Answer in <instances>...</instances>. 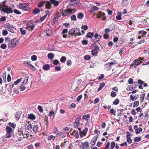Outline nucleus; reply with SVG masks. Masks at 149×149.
Returning <instances> with one entry per match:
<instances>
[{"instance_id": "obj_1", "label": "nucleus", "mask_w": 149, "mask_h": 149, "mask_svg": "<svg viewBox=\"0 0 149 149\" xmlns=\"http://www.w3.org/2000/svg\"><path fill=\"white\" fill-rule=\"evenodd\" d=\"M19 6V8L20 9H23L25 11H29L31 9L30 5L26 3H20Z\"/></svg>"}, {"instance_id": "obj_2", "label": "nucleus", "mask_w": 149, "mask_h": 149, "mask_svg": "<svg viewBox=\"0 0 149 149\" xmlns=\"http://www.w3.org/2000/svg\"><path fill=\"white\" fill-rule=\"evenodd\" d=\"M73 10V9H68V10H63V9H61L60 10V12L61 13V15L63 16H66L68 15L72 14L73 13L72 11Z\"/></svg>"}, {"instance_id": "obj_3", "label": "nucleus", "mask_w": 149, "mask_h": 149, "mask_svg": "<svg viewBox=\"0 0 149 149\" xmlns=\"http://www.w3.org/2000/svg\"><path fill=\"white\" fill-rule=\"evenodd\" d=\"M2 10L4 13H6L7 14L12 13L13 12L12 9L10 7L5 5H3Z\"/></svg>"}, {"instance_id": "obj_4", "label": "nucleus", "mask_w": 149, "mask_h": 149, "mask_svg": "<svg viewBox=\"0 0 149 149\" xmlns=\"http://www.w3.org/2000/svg\"><path fill=\"white\" fill-rule=\"evenodd\" d=\"M18 42L17 41L16 38H14L13 39L11 40L9 42L8 45V47L12 48L15 47L18 45Z\"/></svg>"}, {"instance_id": "obj_5", "label": "nucleus", "mask_w": 149, "mask_h": 149, "mask_svg": "<svg viewBox=\"0 0 149 149\" xmlns=\"http://www.w3.org/2000/svg\"><path fill=\"white\" fill-rule=\"evenodd\" d=\"M99 50L100 49L98 46L97 45H95L94 49L92 50V55L93 56H96L97 55V53H98V52Z\"/></svg>"}, {"instance_id": "obj_6", "label": "nucleus", "mask_w": 149, "mask_h": 149, "mask_svg": "<svg viewBox=\"0 0 149 149\" xmlns=\"http://www.w3.org/2000/svg\"><path fill=\"white\" fill-rule=\"evenodd\" d=\"M143 58L139 57L138 59H136L133 61V63L134 65L137 66L139 65H140L142 62V60H144Z\"/></svg>"}, {"instance_id": "obj_7", "label": "nucleus", "mask_w": 149, "mask_h": 149, "mask_svg": "<svg viewBox=\"0 0 149 149\" xmlns=\"http://www.w3.org/2000/svg\"><path fill=\"white\" fill-rule=\"evenodd\" d=\"M105 15V14L104 13H102L101 12H99L97 13V17L98 18H99L102 16H103V17H102V19L103 20H105L106 19V17L104 16Z\"/></svg>"}, {"instance_id": "obj_8", "label": "nucleus", "mask_w": 149, "mask_h": 149, "mask_svg": "<svg viewBox=\"0 0 149 149\" xmlns=\"http://www.w3.org/2000/svg\"><path fill=\"white\" fill-rule=\"evenodd\" d=\"M98 135L95 136L91 140L90 143L91 144V145L92 146H94L98 138Z\"/></svg>"}, {"instance_id": "obj_9", "label": "nucleus", "mask_w": 149, "mask_h": 149, "mask_svg": "<svg viewBox=\"0 0 149 149\" xmlns=\"http://www.w3.org/2000/svg\"><path fill=\"white\" fill-rule=\"evenodd\" d=\"M127 134L126 136L127 141L129 143H132V140L130 137V135H131L132 134L129 132H127Z\"/></svg>"}, {"instance_id": "obj_10", "label": "nucleus", "mask_w": 149, "mask_h": 149, "mask_svg": "<svg viewBox=\"0 0 149 149\" xmlns=\"http://www.w3.org/2000/svg\"><path fill=\"white\" fill-rule=\"evenodd\" d=\"M22 113V112L21 111H18L16 112L15 116L17 120H19V119Z\"/></svg>"}, {"instance_id": "obj_11", "label": "nucleus", "mask_w": 149, "mask_h": 149, "mask_svg": "<svg viewBox=\"0 0 149 149\" xmlns=\"http://www.w3.org/2000/svg\"><path fill=\"white\" fill-rule=\"evenodd\" d=\"M50 3L54 5L55 6H57L59 3V1L56 0H50Z\"/></svg>"}, {"instance_id": "obj_12", "label": "nucleus", "mask_w": 149, "mask_h": 149, "mask_svg": "<svg viewBox=\"0 0 149 149\" xmlns=\"http://www.w3.org/2000/svg\"><path fill=\"white\" fill-rule=\"evenodd\" d=\"M68 33L69 35H71L72 36H73V35H74L75 34V29H70Z\"/></svg>"}, {"instance_id": "obj_13", "label": "nucleus", "mask_w": 149, "mask_h": 149, "mask_svg": "<svg viewBox=\"0 0 149 149\" xmlns=\"http://www.w3.org/2000/svg\"><path fill=\"white\" fill-rule=\"evenodd\" d=\"M78 1V0H70V2L72 3H70V5H75L77 4L79 2H77V1Z\"/></svg>"}, {"instance_id": "obj_14", "label": "nucleus", "mask_w": 149, "mask_h": 149, "mask_svg": "<svg viewBox=\"0 0 149 149\" xmlns=\"http://www.w3.org/2000/svg\"><path fill=\"white\" fill-rule=\"evenodd\" d=\"M75 34L74 35L75 37H76L77 36H80L81 35L80 30V29L76 28L75 29Z\"/></svg>"}, {"instance_id": "obj_15", "label": "nucleus", "mask_w": 149, "mask_h": 149, "mask_svg": "<svg viewBox=\"0 0 149 149\" xmlns=\"http://www.w3.org/2000/svg\"><path fill=\"white\" fill-rule=\"evenodd\" d=\"M27 118L31 120H34L36 119V117L33 114L31 113L28 115Z\"/></svg>"}, {"instance_id": "obj_16", "label": "nucleus", "mask_w": 149, "mask_h": 149, "mask_svg": "<svg viewBox=\"0 0 149 149\" xmlns=\"http://www.w3.org/2000/svg\"><path fill=\"white\" fill-rule=\"evenodd\" d=\"M79 121L77 120H75L73 124V126L74 128H77L79 125Z\"/></svg>"}, {"instance_id": "obj_17", "label": "nucleus", "mask_w": 149, "mask_h": 149, "mask_svg": "<svg viewBox=\"0 0 149 149\" xmlns=\"http://www.w3.org/2000/svg\"><path fill=\"white\" fill-rule=\"evenodd\" d=\"M50 68L49 65L48 64H46L43 66V69L45 70H48Z\"/></svg>"}, {"instance_id": "obj_18", "label": "nucleus", "mask_w": 149, "mask_h": 149, "mask_svg": "<svg viewBox=\"0 0 149 149\" xmlns=\"http://www.w3.org/2000/svg\"><path fill=\"white\" fill-rule=\"evenodd\" d=\"M45 8H46L50 9L51 8V4L50 2H48L45 3Z\"/></svg>"}, {"instance_id": "obj_19", "label": "nucleus", "mask_w": 149, "mask_h": 149, "mask_svg": "<svg viewBox=\"0 0 149 149\" xmlns=\"http://www.w3.org/2000/svg\"><path fill=\"white\" fill-rule=\"evenodd\" d=\"M33 131L36 134L38 131V128L37 126L35 125L33 127Z\"/></svg>"}, {"instance_id": "obj_20", "label": "nucleus", "mask_w": 149, "mask_h": 149, "mask_svg": "<svg viewBox=\"0 0 149 149\" xmlns=\"http://www.w3.org/2000/svg\"><path fill=\"white\" fill-rule=\"evenodd\" d=\"M40 11L39 9L38 8H36L34 9L33 11V14L36 15Z\"/></svg>"}, {"instance_id": "obj_21", "label": "nucleus", "mask_w": 149, "mask_h": 149, "mask_svg": "<svg viewBox=\"0 0 149 149\" xmlns=\"http://www.w3.org/2000/svg\"><path fill=\"white\" fill-rule=\"evenodd\" d=\"M90 118V115L89 114L84 115L82 116V118L84 119H86V120H88L89 118Z\"/></svg>"}, {"instance_id": "obj_22", "label": "nucleus", "mask_w": 149, "mask_h": 149, "mask_svg": "<svg viewBox=\"0 0 149 149\" xmlns=\"http://www.w3.org/2000/svg\"><path fill=\"white\" fill-rule=\"evenodd\" d=\"M30 61H25L24 62V63L25 65H26L27 66H28L30 68L31 66L32 65L31 64Z\"/></svg>"}, {"instance_id": "obj_23", "label": "nucleus", "mask_w": 149, "mask_h": 149, "mask_svg": "<svg viewBox=\"0 0 149 149\" xmlns=\"http://www.w3.org/2000/svg\"><path fill=\"white\" fill-rule=\"evenodd\" d=\"M54 55L51 53H49L47 55V57L49 59H52L54 57Z\"/></svg>"}, {"instance_id": "obj_24", "label": "nucleus", "mask_w": 149, "mask_h": 149, "mask_svg": "<svg viewBox=\"0 0 149 149\" xmlns=\"http://www.w3.org/2000/svg\"><path fill=\"white\" fill-rule=\"evenodd\" d=\"M46 35L47 36H51L52 35V32L51 31L48 30L46 31Z\"/></svg>"}, {"instance_id": "obj_25", "label": "nucleus", "mask_w": 149, "mask_h": 149, "mask_svg": "<svg viewBox=\"0 0 149 149\" xmlns=\"http://www.w3.org/2000/svg\"><path fill=\"white\" fill-rule=\"evenodd\" d=\"M61 16V14L60 11L59 12H57V14L54 17V19H58L59 17Z\"/></svg>"}, {"instance_id": "obj_26", "label": "nucleus", "mask_w": 149, "mask_h": 149, "mask_svg": "<svg viewBox=\"0 0 149 149\" xmlns=\"http://www.w3.org/2000/svg\"><path fill=\"white\" fill-rule=\"evenodd\" d=\"M94 33L93 32H88V33L86 36L88 38H92L94 36Z\"/></svg>"}, {"instance_id": "obj_27", "label": "nucleus", "mask_w": 149, "mask_h": 149, "mask_svg": "<svg viewBox=\"0 0 149 149\" xmlns=\"http://www.w3.org/2000/svg\"><path fill=\"white\" fill-rule=\"evenodd\" d=\"M12 129L9 126H7L6 127V130L7 133H11L12 131Z\"/></svg>"}, {"instance_id": "obj_28", "label": "nucleus", "mask_w": 149, "mask_h": 149, "mask_svg": "<svg viewBox=\"0 0 149 149\" xmlns=\"http://www.w3.org/2000/svg\"><path fill=\"white\" fill-rule=\"evenodd\" d=\"M130 99L132 101H134L138 98V97L135 95L133 96L132 94L130 96Z\"/></svg>"}, {"instance_id": "obj_29", "label": "nucleus", "mask_w": 149, "mask_h": 149, "mask_svg": "<svg viewBox=\"0 0 149 149\" xmlns=\"http://www.w3.org/2000/svg\"><path fill=\"white\" fill-rule=\"evenodd\" d=\"M35 27V26L34 25H33L31 26H27L26 27V29H27L28 30L30 31L31 30L32 31L33 29Z\"/></svg>"}, {"instance_id": "obj_30", "label": "nucleus", "mask_w": 149, "mask_h": 149, "mask_svg": "<svg viewBox=\"0 0 149 149\" xmlns=\"http://www.w3.org/2000/svg\"><path fill=\"white\" fill-rule=\"evenodd\" d=\"M5 26H6V27L9 30L10 29L12 28L14 26L13 25L9 23L6 24Z\"/></svg>"}, {"instance_id": "obj_31", "label": "nucleus", "mask_w": 149, "mask_h": 149, "mask_svg": "<svg viewBox=\"0 0 149 149\" xmlns=\"http://www.w3.org/2000/svg\"><path fill=\"white\" fill-rule=\"evenodd\" d=\"M139 34L141 35L142 37H144L146 34V32L143 31H140L139 32Z\"/></svg>"}, {"instance_id": "obj_32", "label": "nucleus", "mask_w": 149, "mask_h": 149, "mask_svg": "<svg viewBox=\"0 0 149 149\" xmlns=\"http://www.w3.org/2000/svg\"><path fill=\"white\" fill-rule=\"evenodd\" d=\"M114 28H109V29H106L104 30V32L106 33H107L109 32L112 31L113 29Z\"/></svg>"}, {"instance_id": "obj_33", "label": "nucleus", "mask_w": 149, "mask_h": 149, "mask_svg": "<svg viewBox=\"0 0 149 149\" xmlns=\"http://www.w3.org/2000/svg\"><path fill=\"white\" fill-rule=\"evenodd\" d=\"M45 3V1H41L38 5V6L39 8H41L42 6L44 5V4Z\"/></svg>"}, {"instance_id": "obj_34", "label": "nucleus", "mask_w": 149, "mask_h": 149, "mask_svg": "<svg viewBox=\"0 0 149 149\" xmlns=\"http://www.w3.org/2000/svg\"><path fill=\"white\" fill-rule=\"evenodd\" d=\"M139 104V102L138 101H135L133 103V107L135 108L137 107Z\"/></svg>"}, {"instance_id": "obj_35", "label": "nucleus", "mask_w": 149, "mask_h": 149, "mask_svg": "<svg viewBox=\"0 0 149 149\" xmlns=\"http://www.w3.org/2000/svg\"><path fill=\"white\" fill-rule=\"evenodd\" d=\"M16 30V28L14 26L12 28L10 29L9 31L12 33H14Z\"/></svg>"}, {"instance_id": "obj_36", "label": "nucleus", "mask_w": 149, "mask_h": 149, "mask_svg": "<svg viewBox=\"0 0 149 149\" xmlns=\"http://www.w3.org/2000/svg\"><path fill=\"white\" fill-rule=\"evenodd\" d=\"M20 30L22 35H25L26 31L25 30L23 29L22 28H21L20 29Z\"/></svg>"}, {"instance_id": "obj_37", "label": "nucleus", "mask_w": 149, "mask_h": 149, "mask_svg": "<svg viewBox=\"0 0 149 149\" xmlns=\"http://www.w3.org/2000/svg\"><path fill=\"white\" fill-rule=\"evenodd\" d=\"M84 17V15L82 13H79L77 16V17L79 19H81Z\"/></svg>"}, {"instance_id": "obj_38", "label": "nucleus", "mask_w": 149, "mask_h": 149, "mask_svg": "<svg viewBox=\"0 0 149 149\" xmlns=\"http://www.w3.org/2000/svg\"><path fill=\"white\" fill-rule=\"evenodd\" d=\"M141 140V138L140 137H135L134 138V140L135 142H138Z\"/></svg>"}, {"instance_id": "obj_39", "label": "nucleus", "mask_w": 149, "mask_h": 149, "mask_svg": "<svg viewBox=\"0 0 149 149\" xmlns=\"http://www.w3.org/2000/svg\"><path fill=\"white\" fill-rule=\"evenodd\" d=\"M119 102V100L118 99H116L113 102V104L114 105H117Z\"/></svg>"}, {"instance_id": "obj_40", "label": "nucleus", "mask_w": 149, "mask_h": 149, "mask_svg": "<svg viewBox=\"0 0 149 149\" xmlns=\"http://www.w3.org/2000/svg\"><path fill=\"white\" fill-rule=\"evenodd\" d=\"M145 94L143 93V94H142L141 95V96L140 97V98L142 99V100L140 101V102H142L144 100V96L145 95Z\"/></svg>"}, {"instance_id": "obj_41", "label": "nucleus", "mask_w": 149, "mask_h": 149, "mask_svg": "<svg viewBox=\"0 0 149 149\" xmlns=\"http://www.w3.org/2000/svg\"><path fill=\"white\" fill-rule=\"evenodd\" d=\"M8 124L10 126H11L14 128L16 126V124H14L13 123L9 122Z\"/></svg>"}, {"instance_id": "obj_42", "label": "nucleus", "mask_w": 149, "mask_h": 149, "mask_svg": "<svg viewBox=\"0 0 149 149\" xmlns=\"http://www.w3.org/2000/svg\"><path fill=\"white\" fill-rule=\"evenodd\" d=\"M71 19L72 20H74L75 21H76L77 20L76 15H72L71 17Z\"/></svg>"}, {"instance_id": "obj_43", "label": "nucleus", "mask_w": 149, "mask_h": 149, "mask_svg": "<svg viewBox=\"0 0 149 149\" xmlns=\"http://www.w3.org/2000/svg\"><path fill=\"white\" fill-rule=\"evenodd\" d=\"M38 109L40 112L42 113L43 112V109L41 106L39 105L38 106Z\"/></svg>"}, {"instance_id": "obj_44", "label": "nucleus", "mask_w": 149, "mask_h": 149, "mask_svg": "<svg viewBox=\"0 0 149 149\" xmlns=\"http://www.w3.org/2000/svg\"><path fill=\"white\" fill-rule=\"evenodd\" d=\"M60 61L62 63H64L66 61V57L65 56H62L60 59Z\"/></svg>"}, {"instance_id": "obj_45", "label": "nucleus", "mask_w": 149, "mask_h": 149, "mask_svg": "<svg viewBox=\"0 0 149 149\" xmlns=\"http://www.w3.org/2000/svg\"><path fill=\"white\" fill-rule=\"evenodd\" d=\"M37 56L35 55H33L31 57V59L33 61H35L37 60Z\"/></svg>"}, {"instance_id": "obj_46", "label": "nucleus", "mask_w": 149, "mask_h": 149, "mask_svg": "<svg viewBox=\"0 0 149 149\" xmlns=\"http://www.w3.org/2000/svg\"><path fill=\"white\" fill-rule=\"evenodd\" d=\"M116 93L113 91H112L111 92V96L112 97H114L115 96H116Z\"/></svg>"}, {"instance_id": "obj_47", "label": "nucleus", "mask_w": 149, "mask_h": 149, "mask_svg": "<svg viewBox=\"0 0 149 149\" xmlns=\"http://www.w3.org/2000/svg\"><path fill=\"white\" fill-rule=\"evenodd\" d=\"M143 131V129L141 128H140L138 129H137V131L136 130V134H138L142 132Z\"/></svg>"}, {"instance_id": "obj_48", "label": "nucleus", "mask_w": 149, "mask_h": 149, "mask_svg": "<svg viewBox=\"0 0 149 149\" xmlns=\"http://www.w3.org/2000/svg\"><path fill=\"white\" fill-rule=\"evenodd\" d=\"M7 47L6 44L5 43L1 45L0 47L1 48L3 49H5Z\"/></svg>"}, {"instance_id": "obj_49", "label": "nucleus", "mask_w": 149, "mask_h": 149, "mask_svg": "<svg viewBox=\"0 0 149 149\" xmlns=\"http://www.w3.org/2000/svg\"><path fill=\"white\" fill-rule=\"evenodd\" d=\"M59 63V61L57 59H55L53 61V63L55 65H57Z\"/></svg>"}, {"instance_id": "obj_50", "label": "nucleus", "mask_w": 149, "mask_h": 149, "mask_svg": "<svg viewBox=\"0 0 149 149\" xmlns=\"http://www.w3.org/2000/svg\"><path fill=\"white\" fill-rule=\"evenodd\" d=\"M11 136V133H7V134H6L5 137L6 138H9Z\"/></svg>"}, {"instance_id": "obj_51", "label": "nucleus", "mask_w": 149, "mask_h": 149, "mask_svg": "<svg viewBox=\"0 0 149 149\" xmlns=\"http://www.w3.org/2000/svg\"><path fill=\"white\" fill-rule=\"evenodd\" d=\"M14 12L15 13L17 14H21V12L20 11L16 9H15L14 10Z\"/></svg>"}, {"instance_id": "obj_52", "label": "nucleus", "mask_w": 149, "mask_h": 149, "mask_svg": "<svg viewBox=\"0 0 149 149\" xmlns=\"http://www.w3.org/2000/svg\"><path fill=\"white\" fill-rule=\"evenodd\" d=\"M110 112L111 114H113L114 116L116 115V111L113 109H111Z\"/></svg>"}, {"instance_id": "obj_53", "label": "nucleus", "mask_w": 149, "mask_h": 149, "mask_svg": "<svg viewBox=\"0 0 149 149\" xmlns=\"http://www.w3.org/2000/svg\"><path fill=\"white\" fill-rule=\"evenodd\" d=\"M81 28L82 29H84L85 30H87L88 28V27L86 25H83L81 26Z\"/></svg>"}, {"instance_id": "obj_54", "label": "nucleus", "mask_w": 149, "mask_h": 149, "mask_svg": "<svg viewBox=\"0 0 149 149\" xmlns=\"http://www.w3.org/2000/svg\"><path fill=\"white\" fill-rule=\"evenodd\" d=\"M18 134L19 136H20L21 138H25L22 132H19V134L18 133Z\"/></svg>"}, {"instance_id": "obj_55", "label": "nucleus", "mask_w": 149, "mask_h": 149, "mask_svg": "<svg viewBox=\"0 0 149 149\" xmlns=\"http://www.w3.org/2000/svg\"><path fill=\"white\" fill-rule=\"evenodd\" d=\"M115 143L114 141H112L111 143V148L112 149H113V148L115 147Z\"/></svg>"}, {"instance_id": "obj_56", "label": "nucleus", "mask_w": 149, "mask_h": 149, "mask_svg": "<svg viewBox=\"0 0 149 149\" xmlns=\"http://www.w3.org/2000/svg\"><path fill=\"white\" fill-rule=\"evenodd\" d=\"M63 134V133L61 132H60L59 133H58L56 135V136H61L62 137V138H63V136H64V135Z\"/></svg>"}, {"instance_id": "obj_57", "label": "nucleus", "mask_w": 149, "mask_h": 149, "mask_svg": "<svg viewBox=\"0 0 149 149\" xmlns=\"http://www.w3.org/2000/svg\"><path fill=\"white\" fill-rule=\"evenodd\" d=\"M49 50L51 51L53 50L54 48V45L53 44H52L49 46Z\"/></svg>"}, {"instance_id": "obj_58", "label": "nucleus", "mask_w": 149, "mask_h": 149, "mask_svg": "<svg viewBox=\"0 0 149 149\" xmlns=\"http://www.w3.org/2000/svg\"><path fill=\"white\" fill-rule=\"evenodd\" d=\"M8 34V32L6 30H3L2 34L3 36H6V35H7Z\"/></svg>"}, {"instance_id": "obj_59", "label": "nucleus", "mask_w": 149, "mask_h": 149, "mask_svg": "<svg viewBox=\"0 0 149 149\" xmlns=\"http://www.w3.org/2000/svg\"><path fill=\"white\" fill-rule=\"evenodd\" d=\"M82 97V95H80L77 98V101L78 102H79L80 100L81 99Z\"/></svg>"}, {"instance_id": "obj_60", "label": "nucleus", "mask_w": 149, "mask_h": 149, "mask_svg": "<svg viewBox=\"0 0 149 149\" xmlns=\"http://www.w3.org/2000/svg\"><path fill=\"white\" fill-rule=\"evenodd\" d=\"M82 44L84 45H86L88 43V41L86 40H83L82 41Z\"/></svg>"}, {"instance_id": "obj_61", "label": "nucleus", "mask_w": 149, "mask_h": 149, "mask_svg": "<svg viewBox=\"0 0 149 149\" xmlns=\"http://www.w3.org/2000/svg\"><path fill=\"white\" fill-rule=\"evenodd\" d=\"M91 57L90 56L88 55H87L84 56V59L87 60H89L90 59Z\"/></svg>"}, {"instance_id": "obj_62", "label": "nucleus", "mask_w": 149, "mask_h": 149, "mask_svg": "<svg viewBox=\"0 0 149 149\" xmlns=\"http://www.w3.org/2000/svg\"><path fill=\"white\" fill-rule=\"evenodd\" d=\"M99 101V99L98 98H96L94 102V104H95L98 103Z\"/></svg>"}, {"instance_id": "obj_63", "label": "nucleus", "mask_w": 149, "mask_h": 149, "mask_svg": "<svg viewBox=\"0 0 149 149\" xmlns=\"http://www.w3.org/2000/svg\"><path fill=\"white\" fill-rule=\"evenodd\" d=\"M21 81V79H18L14 82V84L15 85H17L18 83L20 82Z\"/></svg>"}, {"instance_id": "obj_64", "label": "nucleus", "mask_w": 149, "mask_h": 149, "mask_svg": "<svg viewBox=\"0 0 149 149\" xmlns=\"http://www.w3.org/2000/svg\"><path fill=\"white\" fill-rule=\"evenodd\" d=\"M46 17L47 15H45L43 16L40 17V20L41 21V22L43 21L44 20V19L46 18Z\"/></svg>"}]
</instances>
